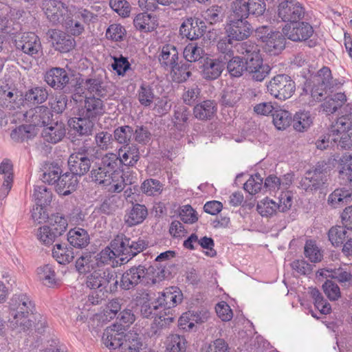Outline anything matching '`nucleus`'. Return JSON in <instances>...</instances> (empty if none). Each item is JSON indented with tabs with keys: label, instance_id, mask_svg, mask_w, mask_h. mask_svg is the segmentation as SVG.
<instances>
[{
	"label": "nucleus",
	"instance_id": "nucleus-59",
	"mask_svg": "<svg viewBox=\"0 0 352 352\" xmlns=\"http://www.w3.org/2000/svg\"><path fill=\"white\" fill-rule=\"evenodd\" d=\"M90 177L92 182L104 186L110 184V179L113 178L109 172L104 166H100V162L91 170Z\"/></svg>",
	"mask_w": 352,
	"mask_h": 352
},
{
	"label": "nucleus",
	"instance_id": "nucleus-15",
	"mask_svg": "<svg viewBox=\"0 0 352 352\" xmlns=\"http://www.w3.org/2000/svg\"><path fill=\"white\" fill-rule=\"evenodd\" d=\"M278 17L282 21L292 23L298 19H302L305 15V8L297 0L284 1L279 3L277 10Z\"/></svg>",
	"mask_w": 352,
	"mask_h": 352
},
{
	"label": "nucleus",
	"instance_id": "nucleus-33",
	"mask_svg": "<svg viewBox=\"0 0 352 352\" xmlns=\"http://www.w3.org/2000/svg\"><path fill=\"white\" fill-rule=\"evenodd\" d=\"M116 257L121 256L122 263H127L131 260L129 258L130 254L129 237L124 234H117L110 242Z\"/></svg>",
	"mask_w": 352,
	"mask_h": 352
},
{
	"label": "nucleus",
	"instance_id": "nucleus-29",
	"mask_svg": "<svg viewBox=\"0 0 352 352\" xmlns=\"http://www.w3.org/2000/svg\"><path fill=\"white\" fill-rule=\"evenodd\" d=\"M19 99L17 107L25 104L30 105H38L43 103L49 96L47 89L44 87H34L28 89L24 95L21 94Z\"/></svg>",
	"mask_w": 352,
	"mask_h": 352
},
{
	"label": "nucleus",
	"instance_id": "nucleus-16",
	"mask_svg": "<svg viewBox=\"0 0 352 352\" xmlns=\"http://www.w3.org/2000/svg\"><path fill=\"white\" fill-rule=\"evenodd\" d=\"M206 32L205 21L197 17L185 19L179 28V33L182 38L186 37L190 41L197 40Z\"/></svg>",
	"mask_w": 352,
	"mask_h": 352
},
{
	"label": "nucleus",
	"instance_id": "nucleus-19",
	"mask_svg": "<svg viewBox=\"0 0 352 352\" xmlns=\"http://www.w3.org/2000/svg\"><path fill=\"white\" fill-rule=\"evenodd\" d=\"M84 106L78 109L77 116L85 117L95 123L97 118L104 113L103 101L94 96L91 97L84 96Z\"/></svg>",
	"mask_w": 352,
	"mask_h": 352
},
{
	"label": "nucleus",
	"instance_id": "nucleus-6",
	"mask_svg": "<svg viewBox=\"0 0 352 352\" xmlns=\"http://www.w3.org/2000/svg\"><path fill=\"white\" fill-rule=\"evenodd\" d=\"M44 222H47L49 225L39 228L37 238L42 244L49 246L66 231L67 219L63 214L57 212L50 214L47 212V218L45 219Z\"/></svg>",
	"mask_w": 352,
	"mask_h": 352
},
{
	"label": "nucleus",
	"instance_id": "nucleus-57",
	"mask_svg": "<svg viewBox=\"0 0 352 352\" xmlns=\"http://www.w3.org/2000/svg\"><path fill=\"white\" fill-rule=\"evenodd\" d=\"M111 58L113 60L111 65V68L118 76L123 77L127 72L132 69L131 64L129 63L127 56L120 54L118 56H113Z\"/></svg>",
	"mask_w": 352,
	"mask_h": 352
},
{
	"label": "nucleus",
	"instance_id": "nucleus-24",
	"mask_svg": "<svg viewBox=\"0 0 352 352\" xmlns=\"http://www.w3.org/2000/svg\"><path fill=\"white\" fill-rule=\"evenodd\" d=\"M120 164V157L117 154L113 153H107L100 160V166H104L112 177L115 175H118L120 173H122L121 176L122 182L125 183V184L131 185L133 183L132 176L126 175L129 172L126 171L125 173V169H122Z\"/></svg>",
	"mask_w": 352,
	"mask_h": 352
},
{
	"label": "nucleus",
	"instance_id": "nucleus-17",
	"mask_svg": "<svg viewBox=\"0 0 352 352\" xmlns=\"http://www.w3.org/2000/svg\"><path fill=\"white\" fill-rule=\"evenodd\" d=\"M228 41H243L252 33L253 28L248 21H228L225 27Z\"/></svg>",
	"mask_w": 352,
	"mask_h": 352
},
{
	"label": "nucleus",
	"instance_id": "nucleus-42",
	"mask_svg": "<svg viewBox=\"0 0 352 352\" xmlns=\"http://www.w3.org/2000/svg\"><path fill=\"white\" fill-rule=\"evenodd\" d=\"M179 58L177 47L170 44L164 45L158 56L160 65L164 69H170Z\"/></svg>",
	"mask_w": 352,
	"mask_h": 352
},
{
	"label": "nucleus",
	"instance_id": "nucleus-9",
	"mask_svg": "<svg viewBox=\"0 0 352 352\" xmlns=\"http://www.w3.org/2000/svg\"><path fill=\"white\" fill-rule=\"evenodd\" d=\"M50 116H52V113L45 107L42 114L34 116V124H21L14 129L10 133L11 138L20 142L34 138L38 134V127L46 126L50 120Z\"/></svg>",
	"mask_w": 352,
	"mask_h": 352
},
{
	"label": "nucleus",
	"instance_id": "nucleus-28",
	"mask_svg": "<svg viewBox=\"0 0 352 352\" xmlns=\"http://www.w3.org/2000/svg\"><path fill=\"white\" fill-rule=\"evenodd\" d=\"M311 76L317 83L311 88V96L320 101L323 99L324 92L327 91V85L332 80L331 71L329 67L323 66L317 73Z\"/></svg>",
	"mask_w": 352,
	"mask_h": 352
},
{
	"label": "nucleus",
	"instance_id": "nucleus-54",
	"mask_svg": "<svg viewBox=\"0 0 352 352\" xmlns=\"http://www.w3.org/2000/svg\"><path fill=\"white\" fill-rule=\"evenodd\" d=\"M37 273L45 285L49 287H54L57 280L54 267L50 264H46L37 268Z\"/></svg>",
	"mask_w": 352,
	"mask_h": 352
},
{
	"label": "nucleus",
	"instance_id": "nucleus-30",
	"mask_svg": "<svg viewBox=\"0 0 352 352\" xmlns=\"http://www.w3.org/2000/svg\"><path fill=\"white\" fill-rule=\"evenodd\" d=\"M153 267V272H151V285L159 283L163 280L171 279L175 274H177L178 267L177 265L173 263L172 261L169 263H164V264L157 263V265H149Z\"/></svg>",
	"mask_w": 352,
	"mask_h": 352
},
{
	"label": "nucleus",
	"instance_id": "nucleus-25",
	"mask_svg": "<svg viewBox=\"0 0 352 352\" xmlns=\"http://www.w3.org/2000/svg\"><path fill=\"white\" fill-rule=\"evenodd\" d=\"M46 3L42 9L52 25L63 24L69 14L67 6L61 1Z\"/></svg>",
	"mask_w": 352,
	"mask_h": 352
},
{
	"label": "nucleus",
	"instance_id": "nucleus-18",
	"mask_svg": "<svg viewBox=\"0 0 352 352\" xmlns=\"http://www.w3.org/2000/svg\"><path fill=\"white\" fill-rule=\"evenodd\" d=\"M96 252H83L80 256L76 261L75 267L80 274H85L92 270H96L98 267H102L106 264L100 256H97Z\"/></svg>",
	"mask_w": 352,
	"mask_h": 352
},
{
	"label": "nucleus",
	"instance_id": "nucleus-7",
	"mask_svg": "<svg viewBox=\"0 0 352 352\" xmlns=\"http://www.w3.org/2000/svg\"><path fill=\"white\" fill-rule=\"evenodd\" d=\"M153 267L139 264L124 271L120 277V290L130 291L135 289L140 285H151V272H153Z\"/></svg>",
	"mask_w": 352,
	"mask_h": 352
},
{
	"label": "nucleus",
	"instance_id": "nucleus-62",
	"mask_svg": "<svg viewBox=\"0 0 352 352\" xmlns=\"http://www.w3.org/2000/svg\"><path fill=\"white\" fill-rule=\"evenodd\" d=\"M256 210L262 217H270L278 210L277 203L269 197H265L257 204Z\"/></svg>",
	"mask_w": 352,
	"mask_h": 352
},
{
	"label": "nucleus",
	"instance_id": "nucleus-52",
	"mask_svg": "<svg viewBox=\"0 0 352 352\" xmlns=\"http://www.w3.org/2000/svg\"><path fill=\"white\" fill-rule=\"evenodd\" d=\"M250 16L248 10V6L243 0H236L232 3V10L228 16V21H248L247 19Z\"/></svg>",
	"mask_w": 352,
	"mask_h": 352
},
{
	"label": "nucleus",
	"instance_id": "nucleus-14",
	"mask_svg": "<svg viewBox=\"0 0 352 352\" xmlns=\"http://www.w3.org/2000/svg\"><path fill=\"white\" fill-rule=\"evenodd\" d=\"M183 293L177 287H170L166 288L162 292L158 294L155 298L157 305L155 307H159V309L167 310L166 313H170L171 310L182 303L183 300Z\"/></svg>",
	"mask_w": 352,
	"mask_h": 352
},
{
	"label": "nucleus",
	"instance_id": "nucleus-13",
	"mask_svg": "<svg viewBox=\"0 0 352 352\" xmlns=\"http://www.w3.org/2000/svg\"><path fill=\"white\" fill-rule=\"evenodd\" d=\"M67 125L71 129L67 133L68 138L73 144L79 145L82 140L92 135L95 123L85 117L78 116L70 118Z\"/></svg>",
	"mask_w": 352,
	"mask_h": 352
},
{
	"label": "nucleus",
	"instance_id": "nucleus-55",
	"mask_svg": "<svg viewBox=\"0 0 352 352\" xmlns=\"http://www.w3.org/2000/svg\"><path fill=\"white\" fill-rule=\"evenodd\" d=\"M116 198L115 196L105 197L100 204L94 208V212L107 216L113 215L117 210Z\"/></svg>",
	"mask_w": 352,
	"mask_h": 352
},
{
	"label": "nucleus",
	"instance_id": "nucleus-34",
	"mask_svg": "<svg viewBox=\"0 0 352 352\" xmlns=\"http://www.w3.org/2000/svg\"><path fill=\"white\" fill-rule=\"evenodd\" d=\"M217 111V102L214 100H206L196 104L193 107L194 117L199 120H212Z\"/></svg>",
	"mask_w": 352,
	"mask_h": 352
},
{
	"label": "nucleus",
	"instance_id": "nucleus-63",
	"mask_svg": "<svg viewBox=\"0 0 352 352\" xmlns=\"http://www.w3.org/2000/svg\"><path fill=\"white\" fill-rule=\"evenodd\" d=\"M340 117L336 121V125L340 126L344 131L352 126V102H349L340 109Z\"/></svg>",
	"mask_w": 352,
	"mask_h": 352
},
{
	"label": "nucleus",
	"instance_id": "nucleus-23",
	"mask_svg": "<svg viewBox=\"0 0 352 352\" xmlns=\"http://www.w3.org/2000/svg\"><path fill=\"white\" fill-rule=\"evenodd\" d=\"M133 300L135 305L136 309L139 310L143 318H150L157 315V312L159 310V307H155L157 305L155 299L151 301L150 294L146 290L138 291Z\"/></svg>",
	"mask_w": 352,
	"mask_h": 352
},
{
	"label": "nucleus",
	"instance_id": "nucleus-35",
	"mask_svg": "<svg viewBox=\"0 0 352 352\" xmlns=\"http://www.w3.org/2000/svg\"><path fill=\"white\" fill-rule=\"evenodd\" d=\"M135 28L144 33L153 32L158 26V21L156 15L143 12L138 14L133 19Z\"/></svg>",
	"mask_w": 352,
	"mask_h": 352
},
{
	"label": "nucleus",
	"instance_id": "nucleus-37",
	"mask_svg": "<svg viewBox=\"0 0 352 352\" xmlns=\"http://www.w3.org/2000/svg\"><path fill=\"white\" fill-rule=\"evenodd\" d=\"M173 113V126L180 132H186L188 122L192 118L191 111L184 104L175 105Z\"/></svg>",
	"mask_w": 352,
	"mask_h": 352
},
{
	"label": "nucleus",
	"instance_id": "nucleus-38",
	"mask_svg": "<svg viewBox=\"0 0 352 352\" xmlns=\"http://www.w3.org/2000/svg\"><path fill=\"white\" fill-rule=\"evenodd\" d=\"M67 239L69 245L73 249L82 250L86 248L90 242V237L87 231L78 227L69 230L67 234Z\"/></svg>",
	"mask_w": 352,
	"mask_h": 352
},
{
	"label": "nucleus",
	"instance_id": "nucleus-21",
	"mask_svg": "<svg viewBox=\"0 0 352 352\" xmlns=\"http://www.w3.org/2000/svg\"><path fill=\"white\" fill-rule=\"evenodd\" d=\"M49 42L56 51L60 53L70 52L76 45L75 39L70 35L55 29H49L47 32Z\"/></svg>",
	"mask_w": 352,
	"mask_h": 352
},
{
	"label": "nucleus",
	"instance_id": "nucleus-51",
	"mask_svg": "<svg viewBox=\"0 0 352 352\" xmlns=\"http://www.w3.org/2000/svg\"><path fill=\"white\" fill-rule=\"evenodd\" d=\"M292 114L287 110L277 108L272 114V122L276 129L283 131L292 124Z\"/></svg>",
	"mask_w": 352,
	"mask_h": 352
},
{
	"label": "nucleus",
	"instance_id": "nucleus-45",
	"mask_svg": "<svg viewBox=\"0 0 352 352\" xmlns=\"http://www.w3.org/2000/svg\"><path fill=\"white\" fill-rule=\"evenodd\" d=\"M313 119L310 111L300 110L296 111L292 117L293 128L298 132H305L313 124Z\"/></svg>",
	"mask_w": 352,
	"mask_h": 352
},
{
	"label": "nucleus",
	"instance_id": "nucleus-49",
	"mask_svg": "<svg viewBox=\"0 0 352 352\" xmlns=\"http://www.w3.org/2000/svg\"><path fill=\"white\" fill-rule=\"evenodd\" d=\"M0 175H3L2 188L6 191L7 195L12 187L14 181L13 164L10 160L5 158L0 163Z\"/></svg>",
	"mask_w": 352,
	"mask_h": 352
},
{
	"label": "nucleus",
	"instance_id": "nucleus-50",
	"mask_svg": "<svg viewBox=\"0 0 352 352\" xmlns=\"http://www.w3.org/2000/svg\"><path fill=\"white\" fill-rule=\"evenodd\" d=\"M346 102V96L344 92H338L325 98L323 104L324 111L327 113H334L338 109L342 108Z\"/></svg>",
	"mask_w": 352,
	"mask_h": 352
},
{
	"label": "nucleus",
	"instance_id": "nucleus-64",
	"mask_svg": "<svg viewBox=\"0 0 352 352\" xmlns=\"http://www.w3.org/2000/svg\"><path fill=\"white\" fill-rule=\"evenodd\" d=\"M142 346V342L136 333L129 331L125 334L124 346L122 350H128L129 352H139Z\"/></svg>",
	"mask_w": 352,
	"mask_h": 352
},
{
	"label": "nucleus",
	"instance_id": "nucleus-60",
	"mask_svg": "<svg viewBox=\"0 0 352 352\" xmlns=\"http://www.w3.org/2000/svg\"><path fill=\"white\" fill-rule=\"evenodd\" d=\"M134 133L133 128L129 125H124L116 128L113 131V140L115 142L128 145Z\"/></svg>",
	"mask_w": 352,
	"mask_h": 352
},
{
	"label": "nucleus",
	"instance_id": "nucleus-22",
	"mask_svg": "<svg viewBox=\"0 0 352 352\" xmlns=\"http://www.w3.org/2000/svg\"><path fill=\"white\" fill-rule=\"evenodd\" d=\"M16 50H20L23 53L36 57L41 50V44L39 37L34 33H23L19 39L14 40Z\"/></svg>",
	"mask_w": 352,
	"mask_h": 352
},
{
	"label": "nucleus",
	"instance_id": "nucleus-53",
	"mask_svg": "<svg viewBox=\"0 0 352 352\" xmlns=\"http://www.w3.org/2000/svg\"><path fill=\"white\" fill-rule=\"evenodd\" d=\"M344 226H332L328 231V238L333 246L341 247L346 239L349 237Z\"/></svg>",
	"mask_w": 352,
	"mask_h": 352
},
{
	"label": "nucleus",
	"instance_id": "nucleus-56",
	"mask_svg": "<svg viewBox=\"0 0 352 352\" xmlns=\"http://www.w3.org/2000/svg\"><path fill=\"white\" fill-rule=\"evenodd\" d=\"M204 17L210 25L221 23L225 17L224 9L221 6L213 5L204 12Z\"/></svg>",
	"mask_w": 352,
	"mask_h": 352
},
{
	"label": "nucleus",
	"instance_id": "nucleus-26",
	"mask_svg": "<svg viewBox=\"0 0 352 352\" xmlns=\"http://www.w3.org/2000/svg\"><path fill=\"white\" fill-rule=\"evenodd\" d=\"M77 76H80V80L82 81V93L80 94L79 98H77L76 101H74L76 104L83 100L86 90L89 94H95L98 97L104 98L106 96V90L103 88V80L101 76L94 75L84 79L81 74L77 73Z\"/></svg>",
	"mask_w": 352,
	"mask_h": 352
},
{
	"label": "nucleus",
	"instance_id": "nucleus-4",
	"mask_svg": "<svg viewBox=\"0 0 352 352\" xmlns=\"http://www.w3.org/2000/svg\"><path fill=\"white\" fill-rule=\"evenodd\" d=\"M300 20L286 23L283 28V32L287 38L296 43L305 42L309 48L320 45V39L314 34L313 26L309 22Z\"/></svg>",
	"mask_w": 352,
	"mask_h": 352
},
{
	"label": "nucleus",
	"instance_id": "nucleus-2",
	"mask_svg": "<svg viewBox=\"0 0 352 352\" xmlns=\"http://www.w3.org/2000/svg\"><path fill=\"white\" fill-rule=\"evenodd\" d=\"M85 283L91 289L88 296V302L94 305L101 304L109 294L115 295L120 288L118 272L111 268L94 270L87 276Z\"/></svg>",
	"mask_w": 352,
	"mask_h": 352
},
{
	"label": "nucleus",
	"instance_id": "nucleus-1",
	"mask_svg": "<svg viewBox=\"0 0 352 352\" xmlns=\"http://www.w3.org/2000/svg\"><path fill=\"white\" fill-rule=\"evenodd\" d=\"M8 304L10 316L8 322L10 323L12 330L19 329L20 332L30 331L33 324L30 316L33 315L34 320L33 333L44 336L48 327L46 317L35 314V303L30 296L24 293L15 294L10 298Z\"/></svg>",
	"mask_w": 352,
	"mask_h": 352
},
{
	"label": "nucleus",
	"instance_id": "nucleus-3",
	"mask_svg": "<svg viewBox=\"0 0 352 352\" xmlns=\"http://www.w3.org/2000/svg\"><path fill=\"white\" fill-rule=\"evenodd\" d=\"M43 79L54 90L69 94L70 101H76L82 93L80 76H77L76 72L68 65L47 69L44 73Z\"/></svg>",
	"mask_w": 352,
	"mask_h": 352
},
{
	"label": "nucleus",
	"instance_id": "nucleus-39",
	"mask_svg": "<svg viewBox=\"0 0 352 352\" xmlns=\"http://www.w3.org/2000/svg\"><path fill=\"white\" fill-rule=\"evenodd\" d=\"M286 38L283 32L275 30L265 43L263 45L265 51L270 55L279 54L285 48Z\"/></svg>",
	"mask_w": 352,
	"mask_h": 352
},
{
	"label": "nucleus",
	"instance_id": "nucleus-40",
	"mask_svg": "<svg viewBox=\"0 0 352 352\" xmlns=\"http://www.w3.org/2000/svg\"><path fill=\"white\" fill-rule=\"evenodd\" d=\"M352 201V190L345 187L334 190L328 197L327 204L332 208H338L347 205Z\"/></svg>",
	"mask_w": 352,
	"mask_h": 352
},
{
	"label": "nucleus",
	"instance_id": "nucleus-31",
	"mask_svg": "<svg viewBox=\"0 0 352 352\" xmlns=\"http://www.w3.org/2000/svg\"><path fill=\"white\" fill-rule=\"evenodd\" d=\"M49 121L41 132L44 141L50 144L60 142L66 135L65 124L63 122H56L48 126Z\"/></svg>",
	"mask_w": 352,
	"mask_h": 352
},
{
	"label": "nucleus",
	"instance_id": "nucleus-44",
	"mask_svg": "<svg viewBox=\"0 0 352 352\" xmlns=\"http://www.w3.org/2000/svg\"><path fill=\"white\" fill-rule=\"evenodd\" d=\"M337 168L339 178L345 186L352 187V156L344 154L340 158Z\"/></svg>",
	"mask_w": 352,
	"mask_h": 352
},
{
	"label": "nucleus",
	"instance_id": "nucleus-8",
	"mask_svg": "<svg viewBox=\"0 0 352 352\" xmlns=\"http://www.w3.org/2000/svg\"><path fill=\"white\" fill-rule=\"evenodd\" d=\"M280 186L281 178L276 174H269L264 178L259 173H256L243 184V188L250 195H254L260 192H275L280 189Z\"/></svg>",
	"mask_w": 352,
	"mask_h": 352
},
{
	"label": "nucleus",
	"instance_id": "nucleus-61",
	"mask_svg": "<svg viewBox=\"0 0 352 352\" xmlns=\"http://www.w3.org/2000/svg\"><path fill=\"white\" fill-rule=\"evenodd\" d=\"M154 98L155 94L152 87L146 82H142L138 91V99L140 104L145 107H150Z\"/></svg>",
	"mask_w": 352,
	"mask_h": 352
},
{
	"label": "nucleus",
	"instance_id": "nucleus-27",
	"mask_svg": "<svg viewBox=\"0 0 352 352\" xmlns=\"http://www.w3.org/2000/svg\"><path fill=\"white\" fill-rule=\"evenodd\" d=\"M222 55L217 58H206L201 66V74L204 79L212 81L218 79L226 68V63L222 60Z\"/></svg>",
	"mask_w": 352,
	"mask_h": 352
},
{
	"label": "nucleus",
	"instance_id": "nucleus-46",
	"mask_svg": "<svg viewBox=\"0 0 352 352\" xmlns=\"http://www.w3.org/2000/svg\"><path fill=\"white\" fill-rule=\"evenodd\" d=\"M44 172L41 175V179L45 184L49 185L56 184L60 175L62 170L56 162L45 163L43 166Z\"/></svg>",
	"mask_w": 352,
	"mask_h": 352
},
{
	"label": "nucleus",
	"instance_id": "nucleus-12",
	"mask_svg": "<svg viewBox=\"0 0 352 352\" xmlns=\"http://www.w3.org/2000/svg\"><path fill=\"white\" fill-rule=\"evenodd\" d=\"M266 87L270 95L283 100L290 98L296 90L294 80L286 74L276 75L267 82Z\"/></svg>",
	"mask_w": 352,
	"mask_h": 352
},
{
	"label": "nucleus",
	"instance_id": "nucleus-43",
	"mask_svg": "<svg viewBox=\"0 0 352 352\" xmlns=\"http://www.w3.org/2000/svg\"><path fill=\"white\" fill-rule=\"evenodd\" d=\"M76 254L73 248L66 243H56L52 250L53 258L61 265H66L72 261Z\"/></svg>",
	"mask_w": 352,
	"mask_h": 352
},
{
	"label": "nucleus",
	"instance_id": "nucleus-5",
	"mask_svg": "<svg viewBox=\"0 0 352 352\" xmlns=\"http://www.w3.org/2000/svg\"><path fill=\"white\" fill-rule=\"evenodd\" d=\"M331 167L324 161L318 162L311 168L306 170L300 185L306 192H316L328 186Z\"/></svg>",
	"mask_w": 352,
	"mask_h": 352
},
{
	"label": "nucleus",
	"instance_id": "nucleus-20",
	"mask_svg": "<svg viewBox=\"0 0 352 352\" xmlns=\"http://www.w3.org/2000/svg\"><path fill=\"white\" fill-rule=\"evenodd\" d=\"M126 331L122 325H118V322L113 324L108 327L102 336V340L105 346L109 350H116L121 349L124 346V340H125V331Z\"/></svg>",
	"mask_w": 352,
	"mask_h": 352
},
{
	"label": "nucleus",
	"instance_id": "nucleus-48",
	"mask_svg": "<svg viewBox=\"0 0 352 352\" xmlns=\"http://www.w3.org/2000/svg\"><path fill=\"white\" fill-rule=\"evenodd\" d=\"M228 72L232 77L239 78L243 76L245 72L244 56H232L224 61Z\"/></svg>",
	"mask_w": 352,
	"mask_h": 352
},
{
	"label": "nucleus",
	"instance_id": "nucleus-58",
	"mask_svg": "<svg viewBox=\"0 0 352 352\" xmlns=\"http://www.w3.org/2000/svg\"><path fill=\"white\" fill-rule=\"evenodd\" d=\"M245 72L254 69L260 63H263V59L257 47L252 46V50L246 49L244 54Z\"/></svg>",
	"mask_w": 352,
	"mask_h": 352
},
{
	"label": "nucleus",
	"instance_id": "nucleus-11",
	"mask_svg": "<svg viewBox=\"0 0 352 352\" xmlns=\"http://www.w3.org/2000/svg\"><path fill=\"white\" fill-rule=\"evenodd\" d=\"M33 198L36 206L31 210V216L34 221L41 223L47 218L48 206L53 198L52 189L45 185H34Z\"/></svg>",
	"mask_w": 352,
	"mask_h": 352
},
{
	"label": "nucleus",
	"instance_id": "nucleus-36",
	"mask_svg": "<svg viewBox=\"0 0 352 352\" xmlns=\"http://www.w3.org/2000/svg\"><path fill=\"white\" fill-rule=\"evenodd\" d=\"M148 215L147 208L144 204H133L126 210L125 223L130 227L142 223Z\"/></svg>",
	"mask_w": 352,
	"mask_h": 352
},
{
	"label": "nucleus",
	"instance_id": "nucleus-47",
	"mask_svg": "<svg viewBox=\"0 0 352 352\" xmlns=\"http://www.w3.org/2000/svg\"><path fill=\"white\" fill-rule=\"evenodd\" d=\"M241 94L239 89L233 86L225 87L221 94L219 103L223 107H233L240 100Z\"/></svg>",
	"mask_w": 352,
	"mask_h": 352
},
{
	"label": "nucleus",
	"instance_id": "nucleus-32",
	"mask_svg": "<svg viewBox=\"0 0 352 352\" xmlns=\"http://www.w3.org/2000/svg\"><path fill=\"white\" fill-rule=\"evenodd\" d=\"M78 184V177L69 170L60 175L56 185V191L60 195L67 196L76 191Z\"/></svg>",
	"mask_w": 352,
	"mask_h": 352
},
{
	"label": "nucleus",
	"instance_id": "nucleus-41",
	"mask_svg": "<svg viewBox=\"0 0 352 352\" xmlns=\"http://www.w3.org/2000/svg\"><path fill=\"white\" fill-rule=\"evenodd\" d=\"M67 164L69 170L80 177L89 172L91 161L89 157H75L74 155H70Z\"/></svg>",
	"mask_w": 352,
	"mask_h": 352
},
{
	"label": "nucleus",
	"instance_id": "nucleus-10",
	"mask_svg": "<svg viewBox=\"0 0 352 352\" xmlns=\"http://www.w3.org/2000/svg\"><path fill=\"white\" fill-rule=\"evenodd\" d=\"M197 50V47H186L184 49L183 56H180L179 61L170 69L173 82L181 84L186 82L192 76V71L194 69L192 62L197 60V57H195Z\"/></svg>",
	"mask_w": 352,
	"mask_h": 352
}]
</instances>
